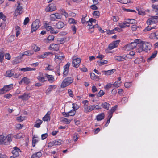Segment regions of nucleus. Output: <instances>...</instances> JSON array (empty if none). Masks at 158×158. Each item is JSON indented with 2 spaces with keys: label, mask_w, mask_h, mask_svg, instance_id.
I'll return each instance as SVG.
<instances>
[{
  "label": "nucleus",
  "mask_w": 158,
  "mask_h": 158,
  "mask_svg": "<svg viewBox=\"0 0 158 158\" xmlns=\"http://www.w3.org/2000/svg\"><path fill=\"white\" fill-rule=\"evenodd\" d=\"M14 72L12 70L7 71L6 73V76L8 77H11L14 75Z\"/></svg>",
  "instance_id": "39"
},
{
  "label": "nucleus",
  "mask_w": 158,
  "mask_h": 158,
  "mask_svg": "<svg viewBox=\"0 0 158 158\" xmlns=\"http://www.w3.org/2000/svg\"><path fill=\"white\" fill-rule=\"evenodd\" d=\"M72 105L73 108V110H77L79 108V106L76 103H73L72 104Z\"/></svg>",
  "instance_id": "63"
},
{
  "label": "nucleus",
  "mask_w": 158,
  "mask_h": 158,
  "mask_svg": "<svg viewBox=\"0 0 158 158\" xmlns=\"http://www.w3.org/2000/svg\"><path fill=\"white\" fill-rule=\"evenodd\" d=\"M44 27L47 30L50 31L51 34H56L58 33L57 31H55L54 28L50 26L49 23L46 22L44 24Z\"/></svg>",
  "instance_id": "5"
},
{
  "label": "nucleus",
  "mask_w": 158,
  "mask_h": 158,
  "mask_svg": "<svg viewBox=\"0 0 158 158\" xmlns=\"http://www.w3.org/2000/svg\"><path fill=\"white\" fill-rule=\"evenodd\" d=\"M118 2H121V3L127 4L131 2L130 0H117Z\"/></svg>",
  "instance_id": "46"
},
{
  "label": "nucleus",
  "mask_w": 158,
  "mask_h": 158,
  "mask_svg": "<svg viewBox=\"0 0 158 158\" xmlns=\"http://www.w3.org/2000/svg\"><path fill=\"white\" fill-rule=\"evenodd\" d=\"M34 53V52L33 51H25L23 52V53L20 54L21 56L22 57L24 55L26 56H31Z\"/></svg>",
  "instance_id": "27"
},
{
  "label": "nucleus",
  "mask_w": 158,
  "mask_h": 158,
  "mask_svg": "<svg viewBox=\"0 0 158 158\" xmlns=\"http://www.w3.org/2000/svg\"><path fill=\"white\" fill-rule=\"evenodd\" d=\"M45 76L47 78L49 82L52 83L54 81L55 79L53 76L46 73L45 74Z\"/></svg>",
  "instance_id": "21"
},
{
  "label": "nucleus",
  "mask_w": 158,
  "mask_h": 158,
  "mask_svg": "<svg viewBox=\"0 0 158 158\" xmlns=\"http://www.w3.org/2000/svg\"><path fill=\"white\" fill-rule=\"evenodd\" d=\"M13 84H10L8 85H5L4 87L0 89V94H2L8 92L13 88Z\"/></svg>",
  "instance_id": "4"
},
{
  "label": "nucleus",
  "mask_w": 158,
  "mask_h": 158,
  "mask_svg": "<svg viewBox=\"0 0 158 158\" xmlns=\"http://www.w3.org/2000/svg\"><path fill=\"white\" fill-rule=\"evenodd\" d=\"M3 50V48H2V49H1L0 51V62L1 63L2 62L4 59V53Z\"/></svg>",
  "instance_id": "34"
},
{
  "label": "nucleus",
  "mask_w": 158,
  "mask_h": 158,
  "mask_svg": "<svg viewBox=\"0 0 158 158\" xmlns=\"http://www.w3.org/2000/svg\"><path fill=\"white\" fill-rule=\"evenodd\" d=\"M22 81H23V83L27 85L30 82V79L27 77H24L22 79Z\"/></svg>",
  "instance_id": "37"
},
{
  "label": "nucleus",
  "mask_w": 158,
  "mask_h": 158,
  "mask_svg": "<svg viewBox=\"0 0 158 158\" xmlns=\"http://www.w3.org/2000/svg\"><path fill=\"white\" fill-rule=\"evenodd\" d=\"M19 70H20L21 71H23L24 72H26L30 71L29 67H27L26 68H22L21 69H19Z\"/></svg>",
  "instance_id": "59"
},
{
  "label": "nucleus",
  "mask_w": 158,
  "mask_h": 158,
  "mask_svg": "<svg viewBox=\"0 0 158 158\" xmlns=\"http://www.w3.org/2000/svg\"><path fill=\"white\" fill-rule=\"evenodd\" d=\"M90 77L93 80H97L98 79V77L96 76L95 74L94 73H91L90 74Z\"/></svg>",
  "instance_id": "48"
},
{
  "label": "nucleus",
  "mask_w": 158,
  "mask_h": 158,
  "mask_svg": "<svg viewBox=\"0 0 158 158\" xmlns=\"http://www.w3.org/2000/svg\"><path fill=\"white\" fill-rule=\"evenodd\" d=\"M158 18V16H152L150 18L148 19L147 21V23L148 25L156 23L157 22Z\"/></svg>",
  "instance_id": "6"
},
{
  "label": "nucleus",
  "mask_w": 158,
  "mask_h": 158,
  "mask_svg": "<svg viewBox=\"0 0 158 158\" xmlns=\"http://www.w3.org/2000/svg\"><path fill=\"white\" fill-rule=\"evenodd\" d=\"M152 8L155 10L156 12H158V5H153Z\"/></svg>",
  "instance_id": "64"
},
{
  "label": "nucleus",
  "mask_w": 158,
  "mask_h": 158,
  "mask_svg": "<svg viewBox=\"0 0 158 158\" xmlns=\"http://www.w3.org/2000/svg\"><path fill=\"white\" fill-rule=\"evenodd\" d=\"M105 117V114L104 113H102L98 114L96 117L97 120L98 121H101Z\"/></svg>",
  "instance_id": "32"
},
{
  "label": "nucleus",
  "mask_w": 158,
  "mask_h": 158,
  "mask_svg": "<svg viewBox=\"0 0 158 158\" xmlns=\"http://www.w3.org/2000/svg\"><path fill=\"white\" fill-rule=\"evenodd\" d=\"M54 36L52 35H49L47 38L46 42L48 43L50 42L51 41L54 40Z\"/></svg>",
  "instance_id": "40"
},
{
  "label": "nucleus",
  "mask_w": 158,
  "mask_h": 158,
  "mask_svg": "<svg viewBox=\"0 0 158 158\" xmlns=\"http://www.w3.org/2000/svg\"><path fill=\"white\" fill-rule=\"evenodd\" d=\"M37 79L41 82H44L46 81L45 78L43 76V74L41 72H40L39 74V76L37 77Z\"/></svg>",
  "instance_id": "22"
},
{
  "label": "nucleus",
  "mask_w": 158,
  "mask_h": 158,
  "mask_svg": "<svg viewBox=\"0 0 158 158\" xmlns=\"http://www.w3.org/2000/svg\"><path fill=\"white\" fill-rule=\"evenodd\" d=\"M50 19L51 21H54L57 20L55 14H52L50 15Z\"/></svg>",
  "instance_id": "45"
},
{
  "label": "nucleus",
  "mask_w": 158,
  "mask_h": 158,
  "mask_svg": "<svg viewBox=\"0 0 158 158\" xmlns=\"http://www.w3.org/2000/svg\"><path fill=\"white\" fill-rule=\"evenodd\" d=\"M68 23L70 24H76L77 21L73 18H70L69 19Z\"/></svg>",
  "instance_id": "42"
},
{
  "label": "nucleus",
  "mask_w": 158,
  "mask_h": 158,
  "mask_svg": "<svg viewBox=\"0 0 158 158\" xmlns=\"http://www.w3.org/2000/svg\"><path fill=\"white\" fill-rule=\"evenodd\" d=\"M62 13L61 14V15H64L66 18H67L68 17L69 15L65 11L62 9L61 10Z\"/></svg>",
  "instance_id": "62"
},
{
  "label": "nucleus",
  "mask_w": 158,
  "mask_h": 158,
  "mask_svg": "<svg viewBox=\"0 0 158 158\" xmlns=\"http://www.w3.org/2000/svg\"><path fill=\"white\" fill-rule=\"evenodd\" d=\"M120 42V41L119 40H117L113 41L109 45L108 49L109 50H112L117 47L119 44Z\"/></svg>",
  "instance_id": "9"
},
{
  "label": "nucleus",
  "mask_w": 158,
  "mask_h": 158,
  "mask_svg": "<svg viewBox=\"0 0 158 158\" xmlns=\"http://www.w3.org/2000/svg\"><path fill=\"white\" fill-rule=\"evenodd\" d=\"M94 109V106L93 105L89 106H85L84 107V111L85 113L90 112Z\"/></svg>",
  "instance_id": "14"
},
{
  "label": "nucleus",
  "mask_w": 158,
  "mask_h": 158,
  "mask_svg": "<svg viewBox=\"0 0 158 158\" xmlns=\"http://www.w3.org/2000/svg\"><path fill=\"white\" fill-rule=\"evenodd\" d=\"M49 53V52H45L43 54H42L41 55H39L38 56V57L39 58H42V59H44L47 57V56H48V54Z\"/></svg>",
  "instance_id": "47"
},
{
  "label": "nucleus",
  "mask_w": 158,
  "mask_h": 158,
  "mask_svg": "<svg viewBox=\"0 0 158 158\" xmlns=\"http://www.w3.org/2000/svg\"><path fill=\"white\" fill-rule=\"evenodd\" d=\"M81 61V60L79 58H74L72 61V64L73 67L77 68H78L79 65V64Z\"/></svg>",
  "instance_id": "11"
},
{
  "label": "nucleus",
  "mask_w": 158,
  "mask_h": 158,
  "mask_svg": "<svg viewBox=\"0 0 158 158\" xmlns=\"http://www.w3.org/2000/svg\"><path fill=\"white\" fill-rule=\"evenodd\" d=\"M141 41L140 40V42L139 43H137V48L136 49V52L138 53H140L143 51H144V49L143 48V46L141 43Z\"/></svg>",
  "instance_id": "19"
},
{
  "label": "nucleus",
  "mask_w": 158,
  "mask_h": 158,
  "mask_svg": "<svg viewBox=\"0 0 158 158\" xmlns=\"http://www.w3.org/2000/svg\"><path fill=\"white\" fill-rule=\"evenodd\" d=\"M127 55H123L122 56H115L114 57L115 60L118 61H124L126 60V58Z\"/></svg>",
  "instance_id": "17"
},
{
  "label": "nucleus",
  "mask_w": 158,
  "mask_h": 158,
  "mask_svg": "<svg viewBox=\"0 0 158 158\" xmlns=\"http://www.w3.org/2000/svg\"><path fill=\"white\" fill-rule=\"evenodd\" d=\"M111 19L114 22H117L119 19V18L118 16H114L112 17Z\"/></svg>",
  "instance_id": "54"
},
{
  "label": "nucleus",
  "mask_w": 158,
  "mask_h": 158,
  "mask_svg": "<svg viewBox=\"0 0 158 158\" xmlns=\"http://www.w3.org/2000/svg\"><path fill=\"white\" fill-rule=\"evenodd\" d=\"M22 7L20 5L19 3H18V5L17 6L16 9L15 10V13L16 14V13L19 14H20L22 13Z\"/></svg>",
  "instance_id": "18"
},
{
  "label": "nucleus",
  "mask_w": 158,
  "mask_h": 158,
  "mask_svg": "<svg viewBox=\"0 0 158 158\" xmlns=\"http://www.w3.org/2000/svg\"><path fill=\"white\" fill-rule=\"evenodd\" d=\"M6 139L5 142L4 143L5 145H8L10 144V143L12 141V137L10 134L8 135L6 137Z\"/></svg>",
  "instance_id": "20"
},
{
  "label": "nucleus",
  "mask_w": 158,
  "mask_h": 158,
  "mask_svg": "<svg viewBox=\"0 0 158 158\" xmlns=\"http://www.w3.org/2000/svg\"><path fill=\"white\" fill-rule=\"evenodd\" d=\"M101 105L102 108L107 110H109V109L110 106V104L105 102H103L101 103Z\"/></svg>",
  "instance_id": "16"
},
{
  "label": "nucleus",
  "mask_w": 158,
  "mask_h": 158,
  "mask_svg": "<svg viewBox=\"0 0 158 158\" xmlns=\"http://www.w3.org/2000/svg\"><path fill=\"white\" fill-rule=\"evenodd\" d=\"M56 87V85H50L48 88L47 89V92H51L52 90L53 89H55Z\"/></svg>",
  "instance_id": "41"
},
{
  "label": "nucleus",
  "mask_w": 158,
  "mask_h": 158,
  "mask_svg": "<svg viewBox=\"0 0 158 158\" xmlns=\"http://www.w3.org/2000/svg\"><path fill=\"white\" fill-rule=\"evenodd\" d=\"M64 54L62 52H60L59 53L55 54V60L56 62L59 60V62H60L64 58Z\"/></svg>",
  "instance_id": "8"
},
{
  "label": "nucleus",
  "mask_w": 158,
  "mask_h": 158,
  "mask_svg": "<svg viewBox=\"0 0 158 158\" xmlns=\"http://www.w3.org/2000/svg\"><path fill=\"white\" fill-rule=\"evenodd\" d=\"M96 19H93L92 18L89 19V21L86 22V23H88L87 26L94 25V23H96Z\"/></svg>",
  "instance_id": "26"
},
{
  "label": "nucleus",
  "mask_w": 158,
  "mask_h": 158,
  "mask_svg": "<svg viewBox=\"0 0 158 158\" xmlns=\"http://www.w3.org/2000/svg\"><path fill=\"white\" fill-rule=\"evenodd\" d=\"M141 42L144 51H147L148 50H149L150 49L151 46L150 43L141 41Z\"/></svg>",
  "instance_id": "7"
},
{
  "label": "nucleus",
  "mask_w": 158,
  "mask_h": 158,
  "mask_svg": "<svg viewBox=\"0 0 158 158\" xmlns=\"http://www.w3.org/2000/svg\"><path fill=\"white\" fill-rule=\"evenodd\" d=\"M107 61L105 60H101V61L99 62L98 64L99 66H102L104 64H106Z\"/></svg>",
  "instance_id": "55"
},
{
  "label": "nucleus",
  "mask_w": 158,
  "mask_h": 158,
  "mask_svg": "<svg viewBox=\"0 0 158 158\" xmlns=\"http://www.w3.org/2000/svg\"><path fill=\"white\" fill-rule=\"evenodd\" d=\"M56 8L55 5L53 4H50L45 9V11L47 12H52L56 10Z\"/></svg>",
  "instance_id": "10"
},
{
  "label": "nucleus",
  "mask_w": 158,
  "mask_h": 158,
  "mask_svg": "<svg viewBox=\"0 0 158 158\" xmlns=\"http://www.w3.org/2000/svg\"><path fill=\"white\" fill-rule=\"evenodd\" d=\"M48 112L44 117L42 119L44 121H46L50 119V114Z\"/></svg>",
  "instance_id": "38"
},
{
  "label": "nucleus",
  "mask_w": 158,
  "mask_h": 158,
  "mask_svg": "<svg viewBox=\"0 0 158 158\" xmlns=\"http://www.w3.org/2000/svg\"><path fill=\"white\" fill-rule=\"evenodd\" d=\"M50 48L52 50H57L59 49V46L56 44H52L50 45Z\"/></svg>",
  "instance_id": "30"
},
{
  "label": "nucleus",
  "mask_w": 158,
  "mask_h": 158,
  "mask_svg": "<svg viewBox=\"0 0 158 158\" xmlns=\"http://www.w3.org/2000/svg\"><path fill=\"white\" fill-rule=\"evenodd\" d=\"M73 77H67L63 81L60 86L62 88H64L72 83L74 81Z\"/></svg>",
  "instance_id": "2"
},
{
  "label": "nucleus",
  "mask_w": 158,
  "mask_h": 158,
  "mask_svg": "<svg viewBox=\"0 0 158 158\" xmlns=\"http://www.w3.org/2000/svg\"><path fill=\"white\" fill-rule=\"evenodd\" d=\"M93 15L94 16L97 18L100 15V12L99 11H95L93 12Z\"/></svg>",
  "instance_id": "51"
},
{
  "label": "nucleus",
  "mask_w": 158,
  "mask_h": 158,
  "mask_svg": "<svg viewBox=\"0 0 158 158\" xmlns=\"http://www.w3.org/2000/svg\"><path fill=\"white\" fill-rule=\"evenodd\" d=\"M16 32V36L18 37V36L20 34V28L18 26H16L15 27Z\"/></svg>",
  "instance_id": "44"
},
{
  "label": "nucleus",
  "mask_w": 158,
  "mask_h": 158,
  "mask_svg": "<svg viewBox=\"0 0 158 158\" xmlns=\"http://www.w3.org/2000/svg\"><path fill=\"white\" fill-rule=\"evenodd\" d=\"M55 27L57 28L60 29L63 28L64 26V23L61 21L58 22L55 25Z\"/></svg>",
  "instance_id": "29"
},
{
  "label": "nucleus",
  "mask_w": 158,
  "mask_h": 158,
  "mask_svg": "<svg viewBox=\"0 0 158 158\" xmlns=\"http://www.w3.org/2000/svg\"><path fill=\"white\" fill-rule=\"evenodd\" d=\"M21 151L17 147H15L13 148V150L12 152V153L13 155L15 157H18L19 155V153Z\"/></svg>",
  "instance_id": "12"
},
{
  "label": "nucleus",
  "mask_w": 158,
  "mask_h": 158,
  "mask_svg": "<svg viewBox=\"0 0 158 158\" xmlns=\"http://www.w3.org/2000/svg\"><path fill=\"white\" fill-rule=\"evenodd\" d=\"M0 19H2L4 21H6V17L2 12L0 13Z\"/></svg>",
  "instance_id": "61"
},
{
  "label": "nucleus",
  "mask_w": 158,
  "mask_h": 158,
  "mask_svg": "<svg viewBox=\"0 0 158 158\" xmlns=\"http://www.w3.org/2000/svg\"><path fill=\"white\" fill-rule=\"evenodd\" d=\"M124 85L126 88H129L132 86L131 82H126L125 83Z\"/></svg>",
  "instance_id": "49"
},
{
  "label": "nucleus",
  "mask_w": 158,
  "mask_h": 158,
  "mask_svg": "<svg viewBox=\"0 0 158 158\" xmlns=\"http://www.w3.org/2000/svg\"><path fill=\"white\" fill-rule=\"evenodd\" d=\"M23 136H24V135L22 133H19L14 136V137L15 138L17 139H19L23 138Z\"/></svg>",
  "instance_id": "36"
},
{
  "label": "nucleus",
  "mask_w": 158,
  "mask_h": 158,
  "mask_svg": "<svg viewBox=\"0 0 158 158\" xmlns=\"http://www.w3.org/2000/svg\"><path fill=\"white\" fill-rule=\"evenodd\" d=\"M127 20L129 24H135L136 23V21L134 19H128Z\"/></svg>",
  "instance_id": "43"
},
{
  "label": "nucleus",
  "mask_w": 158,
  "mask_h": 158,
  "mask_svg": "<svg viewBox=\"0 0 158 158\" xmlns=\"http://www.w3.org/2000/svg\"><path fill=\"white\" fill-rule=\"evenodd\" d=\"M157 53V51H154L153 53L152 54L151 56L148 59V61L149 62L152 59L156 57Z\"/></svg>",
  "instance_id": "33"
},
{
  "label": "nucleus",
  "mask_w": 158,
  "mask_h": 158,
  "mask_svg": "<svg viewBox=\"0 0 158 158\" xmlns=\"http://www.w3.org/2000/svg\"><path fill=\"white\" fill-rule=\"evenodd\" d=\"M30 97V96L28 94L24 93L23 95L19 96V98H21L23 100L26 101Z\"/></svg>",
  "instance_id": "24"
},
{
  "label": "nucleus",
  "mask_w": 158,
  "mask_h": 158,
  "mask_svg": "<svg viewBox=\"0 0 158 158\" xmlns=\"http://www.w3.org/2000/svg\"><path fill=\"white\" fill-rule=\"evenodd\" d=\"M56 19H60L62 18V15L58 13H55Z\"/></svg>",
  "instance_id": "60"
},
{
  "label": "nucleus",
  "mask_w": 158,
  "mask_h": 158,
  "mask_svg": "<svg viewBox=\"0 0 158 158\" xmlns=\"http://www.w3.org/2000/svg\"><path fill=\"white\" fill-rule=\"evenodd\" d=\"M115 69H113L107 71H103L102 72L104 73L105 75H110L113 74L115 71Z\"/></svg>",
  "instance_id": "25"
},
{
  "label": "nucleus",
  "mask_w": 158,
  "mask_h": 158,
  "mask_svg": "<svg viewBox=\"0 0 158 158\" xmlns=\"http://www.w3.org/2000/svg\"><path fill=\"white\" fill-rule=\"evenodd\" d=\"M140 42V40L138 39L135 40L134 42L127 44L125 45L123 48L124 50L127 51H130L137 46V43H139Z\"/></svg>",
  "instance_id": "1"
},
{
  "label": "nucleus",
  "mask_w": 158,
  "mask_h": 158,
  "mask_svg": "<svg viewBox=\"0 0 158 158\" xmlns=\"http://www.w3.org/2000/svg\"><path fill=\"white\" fill-rule=\"evenodd\" d=\"M25 117H18L17 118L16 120L19 122H21L25 119Z\"/></svg>",
  "instance_id": "57"
},
{
  "label": "nucleus",
  "mask_w": 158,
  "mask_h": 158,
  "mask_svg": "<svg viewBox=\"0 0 158 158\" xmlns=\"http://www.w3.org/2000/svg\"><path fill=\"white\" fill-rule=\"evenodd\" d=\"M6 139V137L3 135H0V144H4V143Z\"/></svg>",
  "instance_id": "31"
},
{
  "label": "nucleus",
  "mask_w": 158,
  "mask_h": 158,
  "mask_svg": "<svg viewBox=\"0 0 158 158\" xmlns=\"http://www.w3.org/2000/svg\"><path fill=\"white\" fill-rule=\"evenodd\" d=\"M79 135L77 133H75L73 135V139L75 141H76L79 137Z\"/></svg>",
  "instance_id": "56"
},
{
  "label": "nucleus",
  "mask_w": 158,
  "mask_h": 158,
  "mask_svg": "<svg viewBox=\"0 0 158 158\" xmlns=\"http://www.w3.org/2000/svg\"><path fill=\"white\" fill-rule=\"evenodd\" d=\"M55 145H60L61 144V140H57L54 141Z\"/></svg>",
  "instance_id": "50"
},
{
  "label": "nucleus",
  "mask_w": 158,
  "mask_h": 158,
  "mask_svg": "<svg viewBox=\"0 0 158 158\" xmlns=\"http://www.w3.org/2000/svg\"><path fill=\"white\" fill-rule=\"evenodd\" d=\"M43 121L39 119L37 120L34 125V127L37 128H39L40 125L42 123Z\"/></svg>",
  "instance_id": "35"
},
{
  "label": "nucleus",
  "mask_w": 158,
  "mask_h": 158,
  "mask_svg": "<svg viewBox=\"0 0 158 158\" xmlns=\"http://www.w3.org/2000/svg\"><path fill=\"white\" fill-rule=\"evenodd\" d=\"M117 107V105H115L108 112V118L111 119V118L112 117L113 113L115 111L116 108Z\"/></svg>",
  "instance_id": "13"
},
{
  "label": "nucleus",
  "mask_w": 158,
  "mask_h": 158,
  "mask_svg": "<svg viewBox=\"0 0 158 158\" xmlns=\"http://www.w3.org/2000/svg\"><path fill=\"white\" fill-rule=\"evenodd\" d=\"M70 63H68L64 67L63 74L64 76H67L68 73Z\"/></svg>",
  "instance_id": "15"
},
{
  "label": "nucleus",
  "mask_w": 158,
  "mask_h": 158,
  "mask_svg": "<svg viewBox=\"0 0 158 158\" xmlns=\"http://www.w3.org/2000/svg\"><path fill=\"white\" fill-rule=\"evenodd\" d=\"M118 26L121 28H123L129 26V25L127 21H124L123 23H119Z\"/></svg>",
  "instance_id": "28"
},
{
  "label": "nucleus",
  "mask_w": 158,
  "mask_h": 158,
  "mask_svg": "<svg viewBox=\"0 0 158 158\" xmlns=\"http://www.w3.org/2000/svg\"><path fill=\"white\" fill-rule=\"evenodd\" d=\"M40 21L38 19H36L33 22L31 25V31L32 33L35 31L39 27Z\"/></svg>",
  "instance_id": "3"
},
{
  "label": "nucleus",
  "mask_w": 158,
  "mask_h": 158,
  "mask_svg": "<svg viewBox=\"0 0 158 158\" xmlns=\"http://www.w3.org/2000/svg\"><path fill=\"white\" fill-rule=\"evenodd\" d=\"M76 111L75 110H72L69 112H68L69 116H73L76 113Z\"/></svg>",
  "instance_id": "58"
},
{
  "label": "nucleus",
  "mask_w": 158,
  "mask_h": 158,
  "mask_svg": "<svg viewBox=\"0 0 158 158\" xmlns=\"http://www.w3.org/2000/svg\"><path fill=\"white\" fill-rule=\"evenodd\" d=\"M56 72L57 73L59 76L60 75V66L57 65L55 68Z\"/></svg>",
  "instance_id": "53"
},
{
  "label": "nucleus",
  "mask_w": 158,
  "mask_h": 158,
  "mask_svg": "<svg viewBox=\"0 0 158 158\" xmlns=\"http://www.w3.org/2000/svg\"><path fill=\"white\" fill-rule=\"evenodd\" d=\"M71 30L73 34H75L76 32L77 28L76 26L74 25H73L71 27Z\"/></svg>",
  "instance_id": "52"
},
{
  "label": "nucleus",
  "mask_w": 158,
  "mask_h": 158,
  "mask_svg": "<svg viewBox=\"0 0 158 158\" xmlns=\"http://www.w3.org/2000/svg\"><path fill=\"white\" fill-rule=\"evenodd\" d=\"M22 58V57L20 54L13 60L12 62L13 64H15L20 63L21 61V60Z\"/></svg>",
  "instance_id": "23"
}]
</instances>
